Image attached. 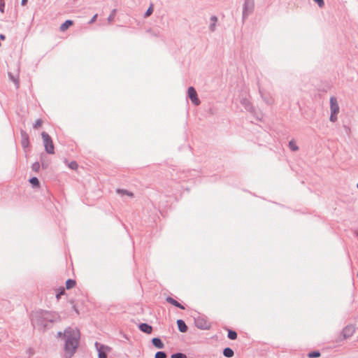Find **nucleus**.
<instances>
[{"instance_id":"obj_14","label":"nucleus","mask_w":358,"mask_h":358,"mask_svg":"<svg viewBox=\"0 0 358 358\" xmlns=\"http://www.w3.org/2000/svg\"><path fill=\"white\" fill-rule=\"evenodd\" d=\"M22 144L24 148H27L29 146V136L26 133L22 134Z\"/></svg>"},{"instance_id":"obj_6","label":"nucleus","mask_w":358,"mask_h":358,"mask_svg":"<svg viewBox=\"0 0 358 358\" xmlns=\"http://www.w3.org/2000/svg\"><path fill=\"white\" fill-rule=\"evenodd\" d=\"M188 95L190 98L192 102L195 105H199L200 103V101L197 97V94L195 89L193 87H189L188 89Z\"/></svg>"},{"instance_id":"obj_9","label":"nucleus","mask_w":358,"mask_h":358,"mask_svg":"<svg viewBox=\"0 0 358 358\" xmlns=\"http://www.w3.org/2000/svg\"><path fill=\"white\" fill-rule=\"evenodd\" d=\"M8 75L10 80L15 84V87L18 89L20 87L19 73H17L16 76H13L10 73H9Z\"/></svg>"},{"instance_id":"obj_12","label":"nucleus","mask_w":358,"mask_h":358,"mask_svg":"<svg viewBox=\"0 0 358 358\" xmlns=\"http://www.w3.org/2000/svg\"><path fill=\"white\" fill-rule=\"evenodd\" d=\"M177 324H178V329L179 330L181 331V332H186L187 330V325L185 324V323L184 322L183 320H178L177 321Z\"/></svg>"},{"instance_id":"obj_25","label":"nucleus","mask_w":358,"mask_h":358,"mask_svg":"<svg viewBox=\"0 0 358 358\" xmlns=\"http://www.w3.org/2000/svg\"><path fill=\"white\" fill-rule=\"evenodd\" d=\"M42 124H43L42 120L38 119V120H36L34 127V128L37 129V128L41 127Z\"/></svg>"},{"instance_id":"obj_10","label":"nucleus","mask_w":358,"mask_h":358,"mask_svg":"<svg viewBox=\"0 0 358 358\" xmlns=\"http://www.w3.org/2000/svg\"><path fill=\"white\" fill-rule=\"evenodd\" d=\"M73 24V22L71 20H68L64 23L61 24V26L59 27L60 31H65Z\"/></svg>"},{"instance_id":"obj_5","label":"nucleus","mask_w":358,"mask_h":358,"mask_svg":"<svg viewBox=\"0 0 358 358\" xmlns=\"http://www.w3.org/2000/svg\"><path fill=\"white\" fill-rule=\"evenodd\" d=\"M95 346L99 352V358H107V354L110 351L111 348L99 343H96Z\"/></svg>"},{"instance_id":"obj_19","label":"nucleus","mask_w":358,"mask_h":358,"mask_svg":"<svg viewBox=\"0 0 358 358\" xmlns=\"http://www.w3.org/2000/svg\"><path fill=\"white\" fill-rule=\"evenodd\" d=\"M68 166L73 170H77L78 168V165L76 162L72 161L68 164Z\"/></svg>"},{"instance_id":"obj_15","label":"nucleus","mask_w":358,"mask_h":358,"mask_svg":"<svg viewBox=\"0 0 358 358\" xmlns=\"http://www.w3.org/2000/svg\"><path fill=\"white\" fill-rule=\"evenodd\" d=\"M223 354L227 357H231L234 356V351L231 348H227L224 350Z\"/></svg>"},{"instance_id":"obj_32","label":"nucleus","mask_w":358,"mask_h":358,"mask_svg":"<svg viewBox=\"0 0 358 358\" xmlns=\"http://www.w3.org/2000/svg\"><path fill=\"white\" fill-rule=\"evenodd\" d=\"M34 167L35 169H37V168H38V167H39V164H35L34 165Z\"/></svg>"},{"instance_id":"obj_2","label":"nucleus","mask_w":358,"mask_h":358,"mask_svg":"<svg viewBox=\"0 0 358 358\" xmlns=\"http://www.w3.org/2000/svg\"><path fill=\"white\" fill-rule=\"evenodd\" d=\"M44 146L46 152L49 154H54L55 152V147L53 142L50 138V136L46 132H42L41 134Z\"/></svg>"},{"instance_id":"obj_26","label":"nucleus","mask_w":358,"mask_h":358,"mask_svg":"<svg viewBox=\"0 0 358 358\" xmlns=\"http://www.w3.org/2000/svg\"><path fill=\"white\" fill-rule=\"evenodd\" d=\"M153 12L152 5H151L145 13V17L150 16Z\"/></svg>"},{"instance_id":"obj_22","label":"nucleus","mask_w":358,"mask_h":358,"mask_svg":"<svg viewBox=\"0 0 358 358\" xmlns=\"http://www.w3.org/2000/svg\"><path fill=\"white\" fill-rule=\"evenodd\" d=\"M117 192L118 194H126L131 197H132L134 196L133 193L129 192L128 191L124 190V189H118Z\"/></svg>"},{"instance_id":"obj_21","label":"nucleus","mask_w":358,"mask_h":358,"mask_svg":"<svg viewBox=\"0 0 358 358\" xmlns=\"http://www.w3.org/2000/svg\"><path fill=\"white\" fill-rule=\"evenodd\" d=\"M308 356L309 358L319 357L320 356V353L318 351H314V352H310Z\"/></svg>"},{"instance_id":"obj_24","label":"nucleus","mask_w":358,"mask_h":358,"mask_svg":"<svg viewBox=\"0 0 358 358\" xmlns=\"http://www.w3.org/2000/svg\"><path fill=\"white\" fill-rule=\"evenodd\" d=\"M166 355L164 352H157L155 354V358H166Z\"/></svg>"},{"instance_id":"obj_16","label":"nucleus","mask_w":358,"mask_h":358,"mask_svg":"<svg viewBox=\"0 0 358 358\" xmlns=\"http://www.w3.org/2000/svg\"><path fill=\"white\" fill-rule=\"evenodd\" d=\"M289 147L292 151H297L299 150V147L296 145V143L294 140L289 141Z\"/></svg>"},{"instance_id":"obj_17","label":"nucleus","mask_w":358,"mask_h":358,"mask_svg":"<svg viewBox=\"0 0 358 358\" xmlns=\"http://www.w3.org/2000/svg\"><path fill=\"white\" fill-rule=\"evenodd\" d=\"M29 182L34 187H39V181H38V178H36V177L31 178L29 180Z\"/></svg>"},{"instance_id":"obj_13","label":"nucleus","mask_w":358,"mask_h":358,"mask_svg":"<svg viewBox=\"0 0 358 358\" xmlns=\"http://www.w3.org/2000/svg\"><path fill=\"white\" fill-rule=\"evenodd\" d=\"M166 301L170 303L171 304L176 306V307H178L180 308V309H185V307L181 305L180 303H179L176 300H175L174 299L171 298V297H167L166 298Z\"/></svg>"},{"instance_id":"obj_20","label":"nucleus","mask_w":358,"mask_h":358,"mask_svg":"<svg viewBox=\"0 0 358 358\" xmlns=\"http://www.w3.org/2000/svg\"><path fill=\"white\" fill-rule=\"evenodd\" d=\"M228 337L231 340H235L237 338V334L234 331L229 330L228 332Z\"/></svg>"},{"instance_id":"obj_7","label":"nucleus","mask_w":358,"mask_h":358,"mask_svg":"<svg viewBox=\"0 0 358 358\" xmlns=\"http://www.w3.org/2000/svg\"><path fill=\"white\" fill-rule=\"evenodd\" d=\"M355 331V328L352 325H349L345 327L343 330V336L344 338H350L353 335Z\"/></svg>"},{"instance_id":"obj_31","label":"nucleus","mask_w":358,"mask_h":358,"mask_svg":"<svg viewBox=\"0 0 358 358\" xmlns=\"http://www.w3.org/2000/svg\"><path fill=\"white\" fill-rule=\"evenodd\" d=\"M0 39H1V40H4V39H5V36H4V35H3V34H1V35H0Z\"/></svg>"},{"instance_id":"obj_4","label":"nucleus","mask_w":358,"mask_h":358,"mask_svg":"<svg viewBox=\"0 0 358 358\" xmlns=\"http://www.w3.org/2000/svg\"><path fill=\"white\" fill-rule=\"evenodd\" d=\"M195 325L198 329L208 330L211 327L210 322L203 317H198L194 321Z\"/></svg>"},{"instance_id":"obj_1","label":"nucleus","mask_w":358,"mask_h":358,"mask_svg":"<svg viewBox=\"0 0 358 358\" xmlns=\"http://www.w3.org/2000/svg\"><path fill=\"white\" fill-rule=\"evenodd\" d=\"M59 338H63L65 343L64 346V356L65 358H71L76 353L79 346L80 338V332L76 329L66 328L62 333L58 332Z\"/></svg>"},{"instance_id":"obj_8","label":"nucleus","mask_w":358,"mask_h":358,"mask_svg":"<svg viewBox=\"0 0 358 358\" xmlns=\"http://www.w3.org/2000/svg\"><path fill=\"white\" fill-rule=\"evenodd\" d=\"M139 329L141 331H142L146 334H151L152 331V327L150 325L145 324V323H143V324H140Z\"/></svg>"},{"instance_id":"obj_18","label":"nucleus","mask_w":358,"mask_h":358,"mask_svg":"<svg viewBox=\"0 0 358 358\" xmlns=\"http://www.w3.org/2000/svg\"><path fill=\"white\" fill-rule=\"evenodd\" d=\"M76 285V281L73 280H68L66 282V286L67 289H71Z\"/></svg>"},{"instance_id":"obj_23","label":"nucleus","mask_w":358,"mask_h":358,"mask_svg":"<svg viewBox=\"0 0 358 358\" xmlns=\"http://www.w3.org/2000/svg\"><path fill=\"white\" fill-rule=\"evenodd\" d=\"M171 358H187V357L182 353H176L171 355Z\"/></svg>"},{"instance_id":"obj_33","label":"nucleus","mask_w":358,"mask_h":358,"mask_svg":"<svg viewBox=\"0 0 358 358\" xmlns=\"http://www.w3.org/2000/svg\"><path fill=\"white\" fill-rule=\"evenodd\" d=\"M357 187H358V183H357Z\"/></svg>"},{"instance_id":"obj_29","label":"nucleus","mask_w":358,"mask_h":358,"mask_svg":"<svg viewBox=\"0 0 358 358\" xmlns=\"http://www.w3.org/2000/svg\"><path fill=\"white\" fill-rule=\"evenodd\" d=\"M96 17H97V14H96V15H94L93 16V17H92V20H90V23H93L94 22H95V21H96Z\"/></svg>"},{"instance_id":"obj_28","label":"nucleus","mask_w":358,"mask_h":358,"mask_svg":"<svg viewBox=\"0 0 358 358\" xmlns=\"http://www.w3.org/2000/svg\"><path fill=\"white\" fill-rule=\"evenodd\" d=\"M211 20L213 21V25H212V27H211V29H212V30H213V29H214L213 27H214V26H215V22H216V21H217V17H213L211 18Z\"/></svg>"},{"instance_id":"obj_30","label":"nucleus","mask_w":358,"mask_h":358,"mask_svg":"<svg viewBox=\"0 0 358 358\" xmlns=\"http://www.w3.org/2000/svg\"><path fill=\"white\" fill-rule=\"evenodd\" d=\"M27 2V0H22V4L25 5Z\"/></svg>"},{"instance_id":"obj_3","label":"nucleus","mask_w":358,"mask_h":358,"mask_svg":"<svg viewBox=\"0 0 358 358\" xmlns=\"http://www.w3.org/2000/svg\"><path fill=\"white\" fill-rule=\"evenodd\" d=\"M330 104L331 112L330 120L331 122H335L337 120V114L339 112V106L335 97L332 96L330 98Z\"/></svg>"},{"instance_id":"obj_11","label":"nucleus","mask_w":358,"mask_h":358,"mask_svg":"<svg viewBox=\"0 0 358 358\" xmlns=\"http://www.w3.org/2000/svg\"><path fill=\"white\" fill-rule=\"evenodd\" d=\"M152 344L157 348H159V349H162L164 348V343H162V341H161V339L158 338H152Z\"/></svg>"},{"instance_id":"obj_27","label":"nucleus","mask_w":358,"mask_h":358,"mask_svg":"<svg viewBox=\"0 0 358 358\" xmlns=\"http://www.w3.org/2000/svg\"><path fill=\"white\" fill-rule=\"evenodd\" d=\"M315 2H316L320 7H322L324 4L323 0H313Z\"/></svg>"}]
</instances>
